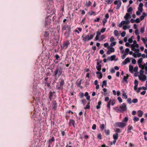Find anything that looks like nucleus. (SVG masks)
Wrapping results in <instances>:
<instances>
[{
	"label": "nucleus",
	"instance_id": "nucleus-35",
	"mask_svg": "<svg viewBox=\"0 0 147 147\" xmlns=\"http://www.w3.org/2000/svg\"><path fill=\"white\" fill-rule=\"evenodd\" d=\"M105 133L106 135H109L110 134V131L109 130H105Z\"/></svg>",
	"mask_w": 147,
	"mask_h": 147
},
{
	"label": "nucleus",
	"instance_id": "nucleus-13",
	"mask_svg": "<svg viewBox=\"0 0 147 147\" xmlns=\"http://www.w3.org/2000/svg\"><path fill=\"white\" fill-rule=\"evenodd\" d=\"M130 14L128 13H126V15L124 16V18L126 20H127L129 18H131Z\"/></svg>",
	"mask_w": 147,
	"mask_h": 147
},
{
	"label": "nucleus",
	"instance_id": "nucleus-14",
	"mask_svg": "<svg viewBox=\"0 0 147 147\" xmlns=\"http://www.w3.org/2000/svg\"><path fill=\"white\" fill-rule=\"evenodd\" d=\"M96 74L97 75L99 74V75H97V77L99 79H101L102 78V75L100 71H97L96 72Z\"/></svg>",
	"mask_w": 147,
	"mask_h": 147
},
{
	"label": "nucleus",
	"instance_id": "nucleus-55",
	"mask_svg": "<svg viewBox=\"0 0 147 147\" xmlns=\"http://www.w3.org/2000/svg\"><path fill=\"white\" fill-rule=\"evenodd\" d=\"M126 34V32L125 31H123L121 34V35L122 37H124Z\"/></svg>",
	"mask_w": 147,
	"mask_h": 147
},
{
	"label": "nucleus",
	"instance_id": "nucleus-25",
	"mask_svg": "<svg viewBox=\"0 0 147 147\" xmlns=\"http://www.w3.org/2000/svg\"><path fill=\"white\" fill-rule=\"evenodd\" d=\"M129 75L128 74L126 75V76H124L123 78V80L125 82H127V79L128 78Z\"/></svg>",
	"mask_w": 147,
	"mask_h": 147
},
{
	"label": "nucleus",
	"instance_id": "nucleus-62",
	"mask_svg": "<svg viewBox=\"0 0 147 147\" xmlns=\"http://www.w3.org/2000/svg\"><path fill=\"white\" fill-rule=\"evenodd\" d=\"M135 22L136 23H139L140 22V20L139 18H137L135 20Z\"/></svg>",
	"mask_w": 147,
	"mask_h": 147
},
{
	"label": "nucleus",
	"instance_id": "nucleus-15",
	"mask_svg": "<svg viewBox=\"0 0 147 147\" xmlns=\"http://www.w3.org/2000/svg\"><path fill=\"white\" fill-rule=\"evenodd\" d=\"M43 83L44 84L45 86H47L49 88H51V86L50 85V83L48 82H43Z\"/></svg>",
	"mask_w": 147,
	"mask_h": 147
},
{
	"label": "nucleus",
	"instance_id": "nucleus-1",
	"mask_svg": "<svg viewBox=\"0 0 147 147\" xmlns=\"http://www.w3.org/2000/svg\"><path fill=\"white\" fill-rule=\"evenodd\" d=\"M63 67L58 65L53 72V76H54L56 80L63 73Z\"/></svg>",
	"mask_w": 147,
	"mask_h": 147
},
{
	"label": "nucleus",
	"instance_id": "nucleus-30",
	"mask_svg": "<svg viewBox=\"0 0 147 147\" xmlns=\"http://www.w3.org/2000/svg\"><path fill=\"white\" fill-rule=\"evenodd\" d=\"M105 1L107 4H111L113 1L112 0H105Z\"/></svg>",
	"mask_w": 147,
	"mask_h": 147
},
{
	"label": "nucleus",
	"instance_id": "nucleus-36",
	"mask_svg": "<svg viewBox=\"0 0 147 147\" xmlns=\"http://www.w3.org/2000/svg\"><path fill=\"white\" fill-rule=\"evenodd\" d=\"M90 102H88L87 104L86 105V107L84 108L85 109H89L90 108Z\"/></svg>",
	"mask_w": 147,
	"mask_h": 147
},
{
	"label": "nucleus",
	"instance_id": "nucleus-54",
	"mask_svg": "<svg viewBox=\"0 0 147 147\" xmlns=\"http://www.w3.org/2000/svg\"><path fill=\"white\" fill-rule=\"evenodd\" d=\"M128 120V118L127 117H125L123 120V122H127Z\"/></svg>",
	"mask_w": 147,
	"mask_h": 147
},
{
	"label": "nucleus",
	"instance_id": "nucleus-17",
	"mask_svg": "<svg viewBox=\"0 0 147 147\" xmlns=\"http://www.w3.org/2000/svg\"><path fill=\"white\" fill-rule=\"evenodd\" d=\"M45 20H46V21H45V26H46L50 24L51 20H50L48 19V17H47L46 19Z\"/></svg>",
	"mask_w": 147,
	"mask_h": 147
},
{
	"label": "nucleus",
	"instance_id": "nucleus-10",
	"mask_svg": "<svg viewBox=\"0 0 147 147\" xmlns=\"http://www.w3.org/2000/svg\"><path fill=\"white\" fill-rule=\"evenodd\" d=\"M142 76H139V80H141L142 81H145L146 79L147 76L145 75H141Z\"/></svg>",
	"mask_w": 147,
	"mask_h": 147
},
{
	"label": "nucleus",
	"instance_id": "nucleus-52",
	"mask_svg": "<svg viewBox=\"0 0 147 147\" xmlns=\"http://www.w3.org/2000/svg\"><path fill=\"white\" fill-rule=\"evenodd\" d=\"M102 84L105 86L106 87L107 86V80H104L102 82Z\"/></svg>",
	"mask_w": 147,
	"mask_h": 147
},
{
	"label": "nucleus",
	"instance_id": "nucleus-41",
	"mask_svg": "<svg viewBox=\"0 0 147 147\" xmlns=\"http://www.w3.org/2000/svg\"><path fill=\"white\" fill-rule=\"evenodd\" d=\"M143 61V59L142 58H140L138 61V64H141Z\"/></svg>",
	"mask_w": 147,
	"mask_h": 147
},
{
	"label": "nucleus",
	"instance_id": "nucleus-34",
	"mask_svg": "<svg viewBox=\"0 0 147 147\" xmlns=\"http://www.w3.org/2000/svg\"><path fill=\"white\" fill-rule=\"evenodd\" d=\"M60 85H61V86L63 87L65 84L64 81L63 79L61 80V81L60 82Z\"/></svg>",
	"mask_w": 147,
	"mask_h": 147
},
{
	"label": "nucleus",
	"instance_id": "nucleus-8",
	"mask_svg": "<svg viewBox=\"0 0 147 147\" xmlns=\"http://www.w3.org/2000/svg\"><path fill=\"white\" fill-rule=\"evenodd\" d=\"M72 125L74 127H75L76 124L75 121L72 119H70L69 120V126H71Z\"/></svg>",
	"mask_w": 147,
	"mask_h": 147
},
{
	"label": "nucleus",
	"instance_id": "nucleus-46",
	"mask_svg": "<svg viewBox=\"0 0 147 147\" xmlns=\"http://www.w3.org/2000/svg\"><path fill=\"white\" fill-rule=\"evenodd\" d=\"M97 138L99 140H101L102 139L101 135L100 134H98L97 135Z\"/></svg>",
	"mask_w": 147,
	"mask_h": 147
},
{
	"label": "nucleus",
	"instance_id": "nucleus-43",
	"mask_svg": "<svg viewBox=\"0 0 147 147\" xmlns=\"http://www.w3.org/2000/svg\"><path fill=\"white\" fill-rule=\"evenodd\" d=\"M145 65L146 64L145 63L143 65H142L141 64H138L139 67L140 68H141V69H142L143 68H144V67Z\"/></svg>",
	"mask_w": 147,
	"mask_h": 147
},
{
	"label": "nucleus",
	"instance_id": "nucleus-63",
	"mask_svg": "<svg viewBox=\"0 0 147 147\" xmlns=\"http://www.w3.org/2000/svg\"><path fill=\"white\" fill-rule=\"evenodd\" d=\"M61 135L63 136H64L65 134V132H64V131H63V130L61 129Z\"/></svg>",
	"mask_w": 147,
	"mask_h": 147
},
{
	"label": "nucleus",
	"instance_id": "nucleus-42",
	"mask_svg": "<svg viewBox=\"0 0 147 147\" xmlns=\"http://www.w3.org/2000/svg\"><path fill=\"white\" fill-rule=\"evenodd\" d=\"M131 50L133 51H136V48H135V47H134V45L133 44H132L131 46Z\"/></svg>",
	"mask_w": 147,
	"mask_h": 147
},
{
	"label": "nucleus",
	"instance_id": "nucleus-23",
	"mask_svg": "<svg viewBox=\"0 0 147 147\" xmlns=\"http://www.w3.org/2000/svg\"><path fill=\"white\" fill-rule=\"evenodd\" d=\"M49 30H48L47 31H45L44 34V36L46 37H49Z\"/></svg>",
	"mask_w": 147,
	"mask_h": 147
},
{
	"label": "nucleus",
	"instance_id": "nucleus-21",
	"mask_svg": "<svg viewBox=\"0 0 147 147\" xmlns=\"http://www.w3.org/2000/svg\"><path fill=\"white\" fill-rule=\"evenodd\" d=\"M113 138L114 140H117L118 138V134L117 133H116L113 135Z\"/></svg>",
	"mask_w": 147,
	"mask_h": 147
},
{
	"label": "nucleus",
	"instance_id": "nucleus-50",
	"mask_svg": "<svg viewBox=\"0 0 147 147\" xmlns=\"http://www.w3.org/2000/svg\"><path fill=\"white\" fill-rule=\"evenodd\" d=\"M80 94V97L81 98H82L84 96V94L83 92H80L79 94Z\"/></svg>",
	"mask_w": 147,
	"mask_h": 147
},
{
	"label": "nucleus",
	"instance_id": "nucleus-37",
	"mask_svg": "<svg viewBox=\"0 0 147 147\" xmlns=\"http://www.w3.org/2000/svg\"><path fill=\"white\" fill-rule=\"evenodd\" d=\"M114 35L116 36H117L119 35L118 31L117 30H115L114 32Z\"/></svg>",
	"mask_w": 147,
	"mask_h": 147
},
{
	"label": "nucleus",
	"instance_id": "nucleus-27",
	"mask_svg": "<svg viewBox=\"0 0 147 147\" xmlns=\"http://www.w3.org/2000/svg\"><path fill=\"white\" fill-rule=\"evenodd\" d=\"M77 29L79 31H78L77 30L75 29L74 30V32H75L77 33L78 34H79V31L80 32H81L82 30V28H77Z\"/></svg>",
	"mask_w": 147,
	"mask_h": 147
},
{
	"label": "nucleus",
	"instance_id": "nucleus-49",
	"mask_svg": "<svg viewBox=\"0 0 147 147\" xmlns=\"http://www.w3.org/2000/svg\"><path fill=\"white\" fill-rule=\"evenodd\" d=\"M138 102V100L137 98L133 99L132 100V102L134 103H136Z\"/></svg>",
	"mask_w": 147,
	"mask_h": 147
},
{
	"label": "nucleus",
	"instance_id": "nucleus-39",
	"mask_svg": "<svg viewBox=\"0 0 147 147\" xmlns=\"http://www.w3.org/2000/svg\"><path fill=\"white\" fill-rule=\"evenodd\" d=\"M144 69V68H143L142 69H141L140 71V73L141 76L144 75L143 74L144 72V71H143Z\"/></svg>",
	"mask_w": 147,
	"mask_h": 147
},
{
	"label": "nucleus",
	"instance_id": "nucleus-32",
	"mask_svg": "<svg viewBox=\"0 0 147 147\" xmlns=\"http://www.w3.org/2000/svg\"><path fill=\"white\" fill-rule=\"evenodd\" d=\"M82 80H80L77 83V86L78 87H80L81 88H82V87L81 86V84L82 82Z\"/></svg>",
	"mask_w": 147,
	"mask_h": 147
},
{
	"label": "nucleus",
	"instance_id": "nucleus-12",
	"mask_svg": "<svg viewBox=\"0 0 147 147\" xmlns=\"http://www.w3.org/2000/svg\"><path fill=\"white\" fill-rule=\"evenodd\" d=\"M55 93L54 91H50L49 93V98L50 101H51L52 98L53 96V94Z\"/></svg>",
	"mask_w": 147,
	"mask_h": 147
},
{
	"label": "nucleus",
	"instance_id": "nucleus-18",
	"mask_svg": "<svg viewBox=\"0 0 147 147\" xmlns=\"http://www.w3.org/2000/svg\"><path fill=\"white\" fill-rule=\"evenodd\" d=\"M95 13H96V12L94 11H89L88 13V14L90 16H92V15L95 16L96 15Z\"/></svg>",
	"mask_w": 147,
	"mask_h": 147
},
{
	"label": "nucleus",
	"instance_id": "nucleus-4",
	"mask_svg": "<svg viewBox=\"0 0 147 147\" xmlns=\"http://www.w3.org/2000/svg\"><path fill=\"white\" fill-rule=\"evenodd\" d=\"M114 4L115 5H117L116 7V9L118 10L119 9L121 5V0L118 1L115 0L114 2Z\"/></svg>",
	"mask_w": 147,
	"mask_h": 147
},
{
	"label": "nucleus",
	"instance_id": "nucleus-5",
	"mask_svg": "<svg viewBox=\"0 0 147 147\" xmlns=\"http://www.w3.org/2000/svg\"><path fill=\"white\" fill-rule=\"evenodd\" d=\"M116 126L121 128L125 127L126 126V123H124L121 122H117L115 123Z\"/></svg>",
	"mask_w": 147,
	"mask_h": 147
},
{
	"label": "nucleus",
	"instance_id": "nucleus-45",
	"mask_svg": "<svg viewBox=\"0 0 147 147\" xmlns=\"http://www.w3.org/2000/svg\"><path fill=\"white\" fill-rule=\"evenodd\" d=\"M125 61L126 63H129L130 62V60L129 58L128 57L127 58L125 59Z\"/></svg>",
	"mask_w": 147,
	"mask_h": 147
},
{
	"label": "nucleus",
	"instance_id": "nucleus-31",
	"mask_svg": "<svg viewBox=\"0 0 147 147\" xmlns=\"http://www.w3.org/2000/svg\"><path fill=\"white\" fill-rule=\"evenodd\" d=\"M101 65H100L98 66H96V68L97 69L98 71H100L101 69Z\"/></svg>",
	"mask_w": 147,
	"mask_h": 147
},
{
	"label": "nucleus",
	"instance_id": "nucleus-19",
	"mask_svg": "<svg viewBox=\"0 0 147 147\" xmlns=\"http://www.w3.org/2000/svg\"><path fill=\"white\" fill-rule=\"evenodd\" d=\"M143 113L141 110H139L138 111V116L139 117H141L142 116Z\"/></svg>",
	"mask_w": 147,
	"mask_h": 147
},
{
	"label": "nucleus",
	"instance_id": "nucleus-57",
	"mask_svg": "<svg viewBox=\"0 0 147 147\" xmlns=\"http://www.w3.org/2000/svg\"><path fill=\"white\" fill-rule=\"evenodd\" d=\"M133 10V9L132 7H130L127 10L128 12L129 13L131 12Z\"/></svg>",
	"mask_w": 147,
	"mask_h": 147
},
{
	"label": "nucleus",
	"instance_id": "nucleus-56",
	"mask_svg": "<svg viewBox=\"0 0 147 147\" xmlns=\"http://www.w3.org/2000/svg\"><path fill=\"white\" fill-rule=\"evenodd\" d=\"M82 102L83 105H84L86 102V100L85 99H83L82 100Z\"/></svg>",
	"mask_w": 147,
	"mask_h": 147
},
{
	"label": "nucleus",
	"instance_id": "nucleus-59",
	"mask_svg": "<svg viewBox=\"0 0 147 147\" xmlns=\"http://www.w3.org/2000/svg\"><path fill=\"white\" fill-rule=\"evenodd\" d=\"M127 102L129 104H131L132 102H131V98H128L127 100Z\"/></svg>",
	"mask_w": 147,
	"mask_h": 147
},
{
	"label": "nucleus",
	"instance_id": "nucleus-51",
	"mask_svg": "<svg viewBox=\"0 0 147 147\" xmlns=\"http://www.w3.org/2000/svg\"><path fill=\"white\" fill-rule=\"evenodd\" d=\"M115 132L116 133H120L121 132V129L119 128H117L115 131Z\"/></svg>",
	"mask_w": 147,
	"mask_h": 147
},
{
	"label": "nucleus",
	"instance_id": "nucleus-22",
	"mask_svg": "<svg viewBox=\"0 0 147 147\" xmlns=\"http://www.w3.org/2000/svg\"><path fill=\"white\" fill-rule=\"evenodd\" d=\"M146 15L147 14L145 12H143L142 13V15L140 17V20H142Z\"/></svg>",
	"mask_w": 147,
	"mask_h": 147
},
{
	"label": "nucleus",
	"instance_id": "nucleus-64",
	"mask_svg": "<svg viewBox=\"0 0 147 147\" xmlns=\"http://www.w3.org/2000/svg\"><path fill=\"white\" fill-rule=\"evenodd\" d=\"M110 72L112 74H113L115 72V69L113 68H112L110 70Z\"/></svg>",
	"mask_w": 147,
	"mask_h": 147
},
{
	"label": "nucleus",
	"instance_id": "nucleus-2",
	"mask_svg": "<svg viewBox=\"0 0 147 147\" xmlns=\"http://www.w3.org/2000/svg\"><path fill=\"white\" fill-rule=\"evenodd\" d=\"M84 34L83 35L82 37L83 38L82 40L84 42L90 40L93 38L92 35L89 36V35H87L84 37Z\"/></svg>",
	"mask_w": 147,
	"mask_h": 147
},
{
	"label": "nucleus",
	"instance_id": "nucleus-29",
	"mask_svg": "<svg viewBox=\"0 0 147 147\" xmlns=\"http://www.w3.org/2000/svg\"><path fill=\"white\" fill-rule=\"evenodd\" d=\"M114 109L117 112H119L121 113V111L120 108H119L118 107H116L114 108Z\"/></svg>",
	"mask_w": 147,
	"mask_h": 147
},
{
	"label": "nucleus",
	"instance_id": "nucleus-48",
	"mask_svg": "<svg viewBox=\"0 0 147 147\" xmlns=\"http://www.w3.org/2000/svg\"><path fill=\"white\" fill-rule=\"evenodd\" d=\"M139 118L136 117H134L133 120L135 122H137L139 120Z\"/></svg>",
	"mask_w": 147,
	"mask_h": 147
},
{
	"label": "nucleus",
	"instance_id": "nucleus-47",
	"mask_svg": "<svg viewBox=\"0 0 147 147\" xmlns=\"http://www.w3.org/2000/svg\"><path fill=\"white\" fill-rule=\"evenodd\" d=\"M107 20L105 18H104L102 21V24L103 26H105V23L107 22Z\"/></svg>",
	"mask_w": 147,
	"mask_h": 147
},
{
	"label": "nucleus",
	"instance_id": "nucleus-58",
	"mask_svg": "<svg viewBox=\"0 0 147 147\" xmlns=\"http://www.w3.org/2000/svg\"><path fill=\"white\" fill-rule=\"evenodd\" d=\"M129 48H126L125 49V53L127 54H128V53L129 52Z\"/></svg>",
	"mask_w": 147,
	"mask_h": 147
},
{
	"label": "nucleus",
	"instance_id": "nucleus-3",
	"mask_svg": "<svg viewBox=\"0 0 147 147\" xmlns=\"http://www.w3.org/2000/svg\"><path fill=\"white\" fill-rule=\"evenodd\" d=\"M70 45V42L68 40H66L64 42L62 45L61 46V49H66L68 47V46Z\"/></svg>",
	"mask_w": 147,
	"mask_h": 147
},
{
	"label": "nucleus",
	"instance_id": "nucleus-9",
	"mask_svg": "<svg viewBox=\"0 0 147 147\" xmlns=\"http://www.w3.org/2000/svg\"><path fill=\"white\" fill-rule=\"evenodd\" d=\"M53 108L54 110H56L57 107V103L56 101L53 100L51 103Z\"/></svg>",
	"mask_w": 147,
	"mask_h": 147
},
{
	"label": "nucleus",
	"instance_id": "nucleus-11",
	"mask_svg": "<svg viewBox=\"0 0 147 147\" xmlns=\"http://www.w3.org/2000/svg\"><path fill=\"white\" fill-rule=\"evenodd\" d=\"M143 4L142 3H140L139 5V7L138 8V10L141 12H142L143 11Z\"/></svg>",
	"mask_w": 147,
	"mask_h": 147
},
{
	"label": "nucleus",
	"instance_id": "nucleus-16",
	"mask_svg": "<svg viewBox=\"0 0 147 147\" xmlns=\"http://www.w3.org/2000/svg\"><path fill=\"white\" fill-rule=\"evenodd\" d=\"M55 141V139L54 137H52L51 139L49 140L48 142L49 143V145H51L52 144V142H54Z\"/></svg>",
	"mask_w": 147,
	"mask_h": 147
},
{
	"label": "nucleus",
	"instance_id": "nucleus-7",
	"mask_svg": "<svg viewBox=\"0 0 147 147\" xmlns=\"http://www.w3.org/2000/svg\"><path fill=\"white\" fill-rule=\"evenodd\" d=\"M66 28L67 29V31H66L65 34H67V36L69 37L71 32V26H70L67 25L66 27Z\"/></svg>",
	"mask_w": 147,
	"mask_h": 147
},
{
	"label": "nucleus",
	"instance_id": "nucleus-61",
	"mask_svg": "<svg viewBox=\"0 0 147 147\" xmlns=\"http://www.w3.org/2000/svg\"><path fill=\"white\" fill-rule=\"evenodd\" d=\"M134 83L135 85L138 86V82L137 80H135L134 81Z\"/></svg>",
	"mask_w": 147,
	"mask_h": 147
},
{
	"label": "nucleus",
	"instance_id": "nucleus-44",
	"mask_svg": "<svg viewBox=\"0 0 147 147\" xmlns=\"http://www.w3.org/2000/svg\"><path fill=\"white\" fill-rule=\"evenodd\" d=\"M115 57H116V56L115 55H113L111 56L110 57L111 61H113L115 59Z\"/></svg>",
	"mask_w": 147,
	"mask_h": 147
},
{
	"label": "nucleus",
	"instance_id": "nucleus-6",
	"mask_svg": "<svg viewBox=\"0 0 147 147\" xmlns=\"http://www.w3.org/2000/svg\"><path fill=\"white\" fill-rule=\"evenodd\" d=\"M120 108L121 111V113H122L127 110L126 105L125 103H123L122 105L120 106Z\"/></svg>",
	"mask_w": 147,
	"mask_h": 147
},
{
	"label": "nucleus",
	"instance_id": "nucleus-28",
	"mask_svg": "<svg viewBox=\"0 0 147 147\" xmlns=\"http://www.w3.org/2000/svg\"><path fill=\"white\" fill-rule=\"evenodd\" d=\"M129 70L131 73H132L133 71L134 70L133 67L131 65H130L129 66Z\"/></svg>",
	"mask_w": 147,
	"mask_h": 147
},
{
	"label": "nucleus",
	"instance_id": "nucleus-40",
	"mask_svg": "<svg viewBox=\"0 0 147 147\" xmlns=\"http://www.w3.org/2000/svg\"><path fill=\"white\" fill-rule=\"evenodd\" d=\"M133 129V127L132 126L129 125L128 126L127 130H131Z\"/></svg>",
	"mask_w": 147,
	"mask_h": 147
},
{
	"label": "nucleus",
	"instance_id": "nucleus-26",
	"mask_svg": "<svg viewBox=\"0 0 147 147\" xmlns=\"http://www.w3.org/2000/svg\"><path fill=\"white\" fill-rule=\"evenodd\" d=\"M111 100H110L108 102L107 104V108L109 109H110V105L111 104Z\"/></svg>",
	"mask_w": 147,
	"mask_h": 147
},
{
	"label": "nucleus",
	"instance_id": "nucleus-24",
	"mask_svg": "<svg viewBox=\"0 0 147 147\" xmlns=\"http://www.w3.org/2000/svg\"><path fill=\"white\" fill-rule=\"evenodd\" d=\"M102 103L101 101H100L98 102V105L96 106V108L97 109H98L100 108V105H101Z\"/></svg>",
	"mask_w": 147,
	"mask_h": 147
},
{
	"label": "nucleus",
	"instance_id": "nucleus-38",
	"mask_svg": "<svg viewBox=\"0 0 147 147\" xmlns=\"http://www.w3.org/2000/svg\"><path fill=\"white\" fill-rule=\"evenodd\" d=\"M91 4L92 3L90 1H89L88 2L86 1V5L88 7L90 6L91 5Z\"/></svg>",
	"mask_w": 147,
	"mask_h": 147
},
{
	"label": "nucleus",
	"instance_id": "nucleus-33",
	"mask_svg": "<svg viewBox=\"0 0 147 147\" xmlns=\"http://www.w3.org/2000/svg\"><path fill=\"white\" fill-rule=\"evenodd\" d=\"M105 125L104 124H102L100 125V128L102 130L105 129Z\"/></svg>",
	"mask_w": 147,
	"mask_h": 147
},
{
	"label": "nucleus",
	"instance_id": "nucleus-60",
	"mask_svg": "<svg viewBox=\"0 0 147 147\" xmlns=\"http://www.w3.org/2000/svg\"><path fill=\"white\" fill-rule=\"evenodd\" d=\"M135 33L136 35H138L139 34V32L138 29H136L135 32Z\"/></svg>",
	"mask_w": 147,
	"mask_h": 147
},
{
	"label": "nucleus",
	"instance_id": "nucleus-20",
	"mask_svg": "<svg viewBox=\"0 0 147 147\" xmlns=\"http://www.w3.org/2000/svg\"><path fill=\"white\" fill-rule=\"evenodd\" d=\"M63 87L61 86V85H57L56 86V89L59 91L62 90Z\"/></svg>",
	"mask_w": 147,
	"mask_h": 147
},
{
	"label": "nucleus",
	"instance_id": "nucleus-53",
	"mask_svg": "<svg viewBox=\"0 0 147 147\" xmlns=\"http://www.w3.org/2000/svg\"><path fill=\"white\" fill-rule=\"evenodd\" d=\"M144 27H142L140 29V32L142 33L144 32Z\"/></svg>",
	"mask_w": 147,
	"mask_h": 147
}]
</instances>
